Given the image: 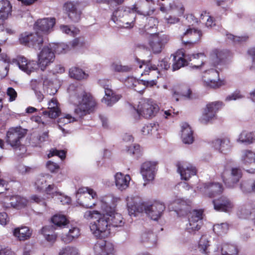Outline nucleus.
<instances>
[{"mask_svg":"<svg viewBox=\"0 0 255 255\" xmlns=\"http://www.w3.org/2000/svg\"><path fill=\"white\" fill-rule=\"evenodd\" d=\"M84 218L88 220H95L91 223L90 230L97 238H104L110 234V217L107 213L101 214L98 211L88 210L85 212Z\"/></svg>","mask_w":255,"mask_h":255,"instance_id":"obj_1","label":"nucleus"},{"mask_svg":"<svg viewBox=\"0 0 255 255\" xmlns=\"http://www.w3.org/2000/svg\"><path fill=\"white\" fill-rule=\"evenodd\" d=\"M70 100L77 106L74 113L79 117L93 112L96 106V102L92 96L81 88L78 89L76 93L71 95Z\"/></svg>","mask_w":255,"mask_h":255,"instance_id":"obj_2","label":"nucleus"},{"mask_svg":"<svg viewBox=\"0 0 255 255\" xmlns=\"http://www.w3.org/2000/svg\"><path fill=\"white\" fill-rule=\"evenodd\" d=\"M120 201V198L114 197L112 195L103 197L100 201L102 210L110 217L111 227H119L123 226L125 222L121 214L116 212L117 203Z\"/></svg>","mask_w":255,"mask_h":255,"instance_id":"obj_3","label":"nucleus"},{"mask_svg":"<svg viewBox=\"0 0 255 255\" xmlns=\"http://www.w3.org/2000/svg\"><path fill=\"white\" fill-rule=\"evenodd\" d=\"M26 134V130L20 127L10 128L7 131L5 141L14 149L22 150L20 154H23L26 150L25 146L21 144L20 140Z\"/></svg>","mask_w":255,"mask_h":255,"instance_id":"obj_4","label":"nucleus"},{"mask_svg":"<svg viewBox=\"0 0 255 255\" xmlns=\"http://www.w3.org/2000/svg\"><path fill=\"white\" fill-rule=\"evenodd\" d=\"M158 106L153 101L148 99H141L136 108L139 115L145 118L154 117L159 111Z\"/></svg>","mask_w":255,"mask_h":255,"instance_id":"obj_5","label":"nucleus"},{"mask_svg":"<svg viewBox=\"0 0 255 255\" xmlns=\"http://www.w3.org/2000/svg\"><path fill=\"white\" fill-rule=\"evenodd\" d=\"M169 40V36L159 33L148 36V44L150 49L154 53L161 52Z\"/></svg>","mask_w":255,"mask_h":255,"instance_id":"obj_6","label":"nucleus"},{"mask_svg":"<svg viewBox=\"0 0 255 255\" xmlns=\"http://www.w3.org/2000/svg\"><path fill=\"white\" fill-rule=\"evenodd\" d=\"M37 59L39 67L41 70L44 71L55 59V54L52 47L49 46L43 47L38 54Z\"/></svg>","mask_w":255,"mask_h":255,"instance_id":"obj_7","label":"nucleus"},{"mask_svg":"<svg viewBox=\"0 0 255 255\" xmlns=\"http://www.w3.org/2000/svg\"><path fill=\"white\" fill-rule=\"evenodd\" d=\"M99 83L105 89V96L102 102L108 106H112L118 102L121 96L116 94L111 88V85L108 80L103 79L99 81Z\"/></svg>","mask_w":255,"mask_h":255,"instance_id":"obj_8","label":"nucleus"},{"mask_svg":"<svg viewBox=\"0 0 255 255\" xmlns=\"http://www.w3.org/2000/svg\"><path fill=\"white\" fill-rule=\"evenodd\" d=\"M223 104L222 102L216 101L207 105L204 109L202 116L200 119L202 124H206L213 120L216 116V113L222 108Z\"/></svg>","mask_w":255,"mask_h":255,"instance_id":"obj_9","label":"nucleus"},{"mask_svg":"<svg viewBox=\"0 0 255 255\" xmlns=\"http://www.w3.org/2000/svg\"><path fill=\"white\" fill-rule=\"evenodd\" d=\"M242 176V171L238 168H232L230 170H226L222 174L223 181L229 187H233L239 181Z\"/></svg>","mask_w":255,"mask_h":255,"instance_id":"obj_10","label":"nucleus"},{"mask_svg":"<svg viewBox=\"0 0 255 255\" xmlns=\"http://www.w3.org/2000/svg\"><path fill=\"white\" fill-rule=\"evenodd\" d=\"M95 255H116L114 245L104 240L98 241L94 245Z\"/></svg>","mask_w":255,"mask_h":255,"instance_id":"obj_11","label":"nucleus"},{"mask_svg":"<svg viewBox=\"0 0 255 255\" xmlns=\"http://www.w3.org/2000/svg\"><path fill=\"white\" fill-rule=\"evenodd\" d=\"M146 214L153 220H158L162 215L165 209L164 204L155 201L152 204L145 207Z\"/></svg>","mask_w":255,"mask_h":255,"instance_id":"obj_12","label":"nucleus"},{"mask_svg":"<svg viewBox=\"0 0 255 255\" xmlns=\"http://www.w3.org/2000/svg\"><path fill=\"white\" fill-rule=\"evenodd\" d=\"M202 211L194 210L190 213L189 216V223L187 224L186 229L189 233L198 231L202 225Z\"/></svg>","mask_w":255,"mask_h":255,"instance_id":"obj_13","label":"nucleus"},{"mask_svg":"<svg viewBox=\"0 0 255 255\" xmlns=\"http://www.w3.org/2000/svg\"><path fill=\"white\" fill-rule=\"evenodd\" d=\"M156 170V163L155 162L146 161L141 165L140 173L145 182L144 185L154 179Z\"/></svg>","mask_w":255,"mask_h":255,"instance_id":"obj_14","label":"nucleus"},{"mask_svg":"<svg viewBox=\"0 0 255 255\" xmlns=\"http://www.w3.org/2000/svg\"><path fill=\"white\" fill-rule=\"evenodd\" d=\"M56 20L54 18H44L38 19L34 24V29L41 32L43 34H48L53 31V28L55 24Z\"/></svg>","mask_w":255,"mask_h":255,"instance_id":"obj_15","label":"nucleus"},{"mask_svg":"<svg viewBox=\"0 0 255 255\" xmlns=\"http://www.w3.org/2000/svg\"><path fill=\"white\" fill-rule=\"evenodd\" d=\"M11 63H15L21 70L28 75L34 72L36 66L34 61L28 60L21 55H18L15 58L12 59Z\"/></svg>","mask_w":255,"mask_h":255,"instance_id":"obj_16","label":"nucleus"},{"mask_svg":"<svg viewBox=\"0 0 255 255\" xmlns=\"http://www.w3.org/2000/svg\"><path fill=\"white\" fill-rule=\"evenodd\" d=\"M11 63H15L21 70L28 75L34 72L36 66L34 61L28 60L21 55H18L15 58L12 59Z\"/></svg>","mask_w":255,"mask_h":255,"instance_id":"obj_17","label":"nucleus"},{"mask_svg":"<svg viewBox=\"0 0 255 255\" xmlns=\"http://www.w3.org/2000/svg\"><path fill=\"white\" fill-rule=\"evenodd\" d=\"M202 35L201 30L190 27L183 33L182 41L185 45L193 46L200 41Z\"/></svg>","mask_w":255,"mask_h":255,"instance_id":"obj_18","label":"nucleus"},{"mask_svg":"<svg viewBox=\"0 0 255 255\" xmlns=\"http://www.w3.org/2000/svg\"><path fill=\"white\" fill-rule=\"evenodd\" d=\"M203 80L207 86L216 88L222 85V82L219 79L218 72L213 69L206 71L203 76Z\"/></svg>","mask_w":255,"mask_h":255,"instance_id":"obj_19","label":"nucleus"},{"mask_svg":"<svg viewBox=\"0 0 255 255\" xmlns=\"http://www.w3.org/2000/svg\"><path fill=\"white\" fill-rule=\"evenodd\" d=\"M177 170L180 173L181 179L188 180L191 176L196 173V169L191 164L185 162H179L177 164Z\"/></svg>","mask_w":255,"mask_h":255,"instance_id":"obj_20","label":"nucleus"},{"mask_svg":"<svg viewBox=\"0 0 255 255\" xmlns=\"http://www.w3.org/2000/svg\"><path fill=\"white\" fill-rule=\"evenodd\" d=\"M172 97L176 102L182 98L191 99L192 98L191 89L186 85H177L171 90Z\"/></svg>","mask_w":255,"mask_h":255,"instance_id":"obj_21","label":"nucleus"},{"mask_svg":"<svg viewBox=\"0 0 255 255\" xmlns=\"http://www.w3.org/2000/svg\"><path fill=\"white\" fill-rule=\"evenodd\" d=\"M146 20V23L143 27L139 28V32L142 35L150 36L156 34L157 26L158 23L157 19L153 17H143Z\"/></svg>","mask_w":255,"mask_h":255,"instance_id":"obj_22","label":"nucleus"},{"mask_svg":"<svg viewBox=\"0 0 255 255\" xmlns=\"http://www.w3.org/2000/svg\"><path fill=\"white\" fill-rule=\"evenodd\" d=\"M214 209L218 211L225 212H231L234 208V205L226 197H221L217 200H213Z\"/></svg>","mask_w":255,"mask_h":255,"instance_id":"obj_23","label":"nucleus"},{"mask_svg":"<svg viewBox=\"0 0 255 255\" xmlns=\"http://www.w3.org/2000/svg\"><path fill=\"white\" fill-rule=\"evenodd\" d=\"M173 59L174 62L172 65L173 71L177 70L180 68L188 64L189 60H188V57L185 54L183 49L178 50L173 55Z\"/></svg>","mask_w":255,"mask_h":255,"instance_id":"obj_24","label":"nucleus"},{"mask_svg":"<svg viewBox=\"0 0 255 255\" xmlns=\"http://www.w3.org/2000/svg\"><path fill=\"white\" fill-rule=\"evenodd\" d=\"M201 189L210 197H214L220 194L223 191L222 186L219 183H206L204 185V188H201Z\"/></svg>","mask_w":255,"mask_h":255,"instance_id":"obj_25","label":"nucleus"},{"mask_svg":"<svg viewBox=\"0 0 255 255\" xmlns=\"http://www.w3.org/2000/svg\"><path fill=\"white\" fill-rule=\"evenodd\" d=\"M48 111L43 112V115H47L51 119H55L59 116L61 110L59 104L55 98H52L48 103Z\"/></svg>","mask_w":255,"mask_h":255,"instance_id":"obj_26","label":"nucleus"},{"mask_svg":"<svg viewBox=\"0 0 255 255\" xmlns=\"http://www.w3.org/2000/svg\"><path fill=\"white\" fill-rule=\"evenodd\" d=\"M115 180L117 187L122 191L128 187L130 177L128 175H124L121 172H118L115 175Z\"/></svg>","mask_w":255,"mask_h":255,"instance_id":"obj_27","label":"nucleus"},{"mask_svg":"<svg viewBox=\"0 0 255 255\" xmlns=\"http://www.w3.org/2000/svg\"><path fill=\"white\" fill-rule=\"evenodd\" d=\"M206 59V56L203 53L188 56V60L191 62L190 66L192 68H201L205 63Z\"/></svg>","mask_w":255,"mask_h":255,"instance_id":"obj_28","label":"nucleus"},{"mask_svg":"<svg viewBox=\"0 0 255 255\" xmlns=\"http://www.w3.org/2000/svg\"><path fill=\"white\" fill-rule=\"evenodd\" d=\"M181 138L183 142L185 144H191L194 140L193 131L187 123H184L182 126Z\"/></svg>","mask_w":255,"mask_h":255,"instance_id":"obj_29","label":"nucleus"},{"mask_svg":"<svg viewBox=\"0 0 255 255\" xmlns=\"http://www.w3.org/2000/svg\"><path fill=\"white\" fill-rule=\"evenodd\" d=\"M13 234L19 241H25L31 237V231L28 227L24 226L15 229L13 231Z\"/></svg>","mask_w":255,"mask_h":255,"instance_id":"obj_30","label":"nucleus"},{"mask_svg":"<svg viewBox=\"0 0 255 255\" xmlns=\"http://www.w3.org/2000/svg\"><path fill=\"white\" fill-rule=\"evenodd\" d=\"M80 235V230L76 227H72L69 230L68 233L61 236V240L66 244L72 242Z\"/></svg>","mask_w":255,"mask_h":255,"instance_id":"obj_31","label":"nucleus"},{"mask_svg":"<svg viewBox=\"0 0 255 255\" xmlns=\"http://www.w3.org/2000/svg\"><path fill=\"white\" fill-rule=\"evenodd\" d=\"M11 6L9 1L2 0L0 1V20H4L10 14Z\"/></svg>","mask_w":255,"mask_h":255,"instance_id":"obj_32","label":"nucleus"},{"mask_svg":"<svg viewBox=\"0 0 255 255\" xmlns=\"http://www.w3.org/2000/svg\"><path fill=\"white\" fill-rule=\"evenodd\" d=\"M133 200L132 198L128 197L127 199V206L129 215L130 216L133 215L135 216L136 213H140L142 211V207L135 202Z\"/></svg>","mask_w":255,"mask_h":255,"instance_id":"obj_33","label":"nucleus"},{"mask_svg":"<svg viewBox=\"0 0 255 255\" xmlns=\"http://www.w3.org/2000/svg\"><path fill=\"white\" fill-rule=\"evenodd\" d=\"M213 144L216 149L223 153H225L230 148V140L228 138L216 139Z\"/></svg>","mask_w":255,"mask_h":255,"instance_id":"obj_34","label":"nucleus"},{"mask_svg":"<svg viewBox=\"0 0 255 255\" xmlns=\"http://www.w3.org/2000/svg\"><path fill=\"white\" fill-rule=\"evenodd\" d=\"M10 200L11 206L18 209L25 207L28 204V200L26 198L19 196L11 197Z\"/></svg>","mask_w":255,"mask_h":255,"instance_id":"obj_35","label":"nucleus"},{"mask_svg":"<svg viewBox=\"0 0 255 255\" xmlns=\"http://www.w3.org/2000/svg\"><path fill=\"white\" fill-rule=\"evenodd\" d=\"M241 161L243 164L245 165H249L252 163H255V153L251 150H245L243 151ZM252 173H255V168L254 169Z\"/></svg>","mask_w":255,"mask_h":255,"instance_id":"obj_36","label":"nucleus"},{"mask_svg":"<svg viewBox=\"0 0 255 255\" xmlns=\"http://www.w3.org/2000/svg\"><path fill=\"white\" fill-rule=\"evenodd\" d=\"M238 141L242 143H251L255 141V132L243 131L239 135Z\"/></svg>","mask_w":255,"mask_h":255,"instance_id":"obj_37","label":"nucleus"},{"mask_svg":"<svg viewBox=\"0 0 255 255\" xmlns=\"http://www.w3.org/2000/svg\"><path fill=\"white\" fill-rule=\"evenodd\" d=\"M30 38V46L35 49L39 48L43 43V36L37 31L34 33H31Z\"/></svg>","mask_w":255,"mask_h":255,"instance_id":"obj_38","label":"nucleus"},{"mask_svg":"<svg viewBox=\"0 0 255 255\" xmlns=\"http://www.w3.org/2000/svg\"><path fill=\"white\" fill-rule=\"evenodd\" d=\"M225 53L222 50L214 49L210 54L212 64L215 66L218 65L225 57Z\"/></svg>","mask_w":255,"mask_h":255,"instance_id":"obj_39","label":"nucleus"},{"mask_svg":"<svg viewBox=\"0 0 255 255\" xmlns=\"http://www.w3.org/2000/svg\"><path fill=\"white\" fill-rule=\"evenodd\" d=\"M221 253L222 255H237L238 250L236 246L226 243L222 247Z\"/></svg>","mask_w":255,"mask_h":255,"instance_id":"obj_40","label":"nucleus"},{"mask_svg":"<svg viewBox=\"0 0 255 255\" xmlns=\"http://www.w3.org/2000/svg\"><path fill=\"white\" fill-rule=\"evenodd\" d=\"M169 10H170V11H175V14L179 16L182 15L184 12L183 4L175 1H172L169 3Z\"/></svg>","mask_w":255,"mask_h":255,"instance_id":"obj_41","label":"nucleus"},{"mask_svg":"<svg viewBox=\"0 0 255 255\" xmlns=\"http://www.w3.org/2000/svg\"><path fill=\"white\" fill-rule=\"evenodd\" d=\"M69 76L77 80H81L86 77L85 72L82 69L77 67H72L70 69Z\"/></svg>","mask_w":255,"mask_h":255,"instance_id":"obj_42","label":"nucleus"},{"mask_svg":"<svg viewBox=\"0 0 255 255\" xmlns=\"http://www.w3.org/2000/svg\"><path fill=\"white\" fill-rule=\"evenodd\" d=\"M63 8L64 11L67 14H69L71 12L80 9L79 7L78 2L74 1H68L66 2L64 4Z\"/></svg>","mask_w":255,"mask_h":255,"instance_id":"obj_43","label":"nucleus"},{"mask_svg":"<svg viewBox=\"0 0 255 255\" xmlns=\"http://www.w3.org/2000/svg\"><path fill=\"white\" fill-rule=\"evenodd\" d=\"M52 222L57 227H62L66 225L68 222L66 217L63 215L56 214L51 218Z\"/></svg>","mask_w":255,"mask_h":255,"instance_id":"obj_44","label":"nucleus"},{"mask_svg":"<svg viewBox=\"0 0 255 255\" xmlns=\"http://www.w3.org/2000/svg\"><path fill=\"white\" fill-rule=\"evenodd\" d=\"M88 193V195L91 196L92 199H94L97 197L96 193L92 189L88 188V187H81L80 188L76 193V197L80 198L84 196V194Z\"/></svg>","mask_w":255,"mask_h":255,"instance_id":"obj_45","label":"nucleus"},{"mask_svg":"<svg viewBox=\"0 0 255 255\" xmlns=\"http://www.w3.org/2000/svg\"><path fill=\"white\" fill-rule=\"evenodd\" d=\"M51 176L49 175L44 176L40 175L37 177L35 181V186L37 189L42 190L46 186V182L48 179H50Z\"/></svg>","mask_w":255,"mask_h":255,"instance_id":"obj_46","label":"nucleus"},{"mask_svg":"<svg viewBox=\"0 0 255 255\" xmlns=\"http://www.w3.org/2000/svg\"><path fill=\"white\" fill-rule=\"evenodd\" d=\"M75 121V119L74 117H72L71 115L67 114L66 115L61 118H60L58 120V127L60 129H61L63 132L64 131V128H62V126L65 125L70 123L71 122H74Z\"/></svg>","mask_w":255,"mask_h":255,"instance_id":"obj_47","label":"nucleus"},{"mask_svg":"<svg viewBox=\"0 0 255 255\" xmlns=\"http://www.w3.org/2000/svg\"><path fill=\"white\" fill-rule=\"evenodd\" d=\"M52 48L57 54L65 53L70 49L69 45L64 43L54 44Z\"/></svg>","mask_w":255,"mask_h":255,"instance_id":"obj_48","label":"nucleus"},{"mask_svg":"<svg viewBox=\"0 0 255 255\" xmlns=\"http://www.w3.org/2000/svg\"><path fill=\"white\" fill-rule=\"evenodd\" d=\"M156 236L150 231L144 232L141 235V241L143 242L150 243L155 244L156 243Z\"/></svg>","mask_w":255,"mask_h":255,"instance_id":"obj_49","label":"nucleus"},{"mask_svg":"<svg viewBox=\"0 0 255 255\" xmlns=\"http://www.w3.org/2000/svg\"><path fill=\"white\" fill-rule=\"evenodd\" d=\"M229 227V224L226 223L216 224L213 226V231L217 235H222L227 232Z\"/></svg>","mask_w":255,"mask_h":255,"instance_id":"obj_50","label":"nucleus"},{"mask_svg":"<svg viewBox=\"0 0 255 255\" xmlns=\"http://www.w3.org/2000/svg\"><path fill=\"white\" fill-rule=\"evenodd\" d=\"M78 249L73 247L67 246L60 250L59 255H78Z\"/></svg>","mask_w":255,"mask_h":255,"instance_id":"obj_51","label":"nucleus"},{"mask_svg":"<svg viewBox=\"0 0 255 255\" xmlns=\"http://www.w3.org/2000/svg\"><path fill=\"white\" fill-rule=\"evenodd\" d=\"M112 70L118 72H128L131 70V68L128 66H123L120 63L114 62L111 65Z\"/></svg>","mask_w":255,"mask_h":255,"instance_id":"obj_52","label":"nucleus"},{"mask_svg":"<svg viewBox=\"0 0 255 255\" xmlns=\"http://www.w3.org/2000/svg\"><path fill=\"white\" fill-rule=\"evenodd\" d=\"M50 229H52V226H45L42 229L41 231L45 239L48 242H52L55 241L57 236L54 233L48 234L47 230Z\"/></svg>","mask_w":255,"mask_h":255,"instance_id":"obj_53","label":"nucleus"},{"mask_svg":"<svg viewBox=\"0 0 255 255\" xmlns=\"http://www.w3.org/2000/svg\"><path fill=\"white\" fill-rule=\"evenodd\" d=\"M86 43L85 41V40L82 37H78L74 39L73 41H72L70 44V48H79L83 47L85 46Z\"/></svg>","mask_w":255,"mask_h":255,"instance_id":"obj_54","label":"nucleus"},{"mask_svg":"<svg viewBox=\"0 0 255 255\" xmlns=\"http://www.w3.org/2000/svg\"><path fill=\"white\" fill-rule=\"evenodd\" d=\"M81 14L82 11L79 9L74 12H71L69 14H67V15L71 22L76 23L80 20Z\"/></svg>","mask_w":255,"mask_h":255,"instance_id":"obj_55","label":"nucleus"},{"mask_svg":"<svg viewBox=\"0 0 255 255\" xmlns=\"http://www.w3.org/2000/svg\"><path fill=\"white\" fill-rule=\"evenodd\" d=\"M78 200L81 205L87 208H92L96 205L95 203H90L89 201L91 200V199L89 197H87L86 196L78 198Z\"/></svg>","mask_w":255,"mask_h":255,"instance_id":"obj_56","label":"nucleus"},{"mask_svg":"<svg viewBox=\"0 0 255 255\" xmlns=\"http://www.w3.org/2000/svg\"><path fill=\"white\" fill-rule=\"evenodd\" d=\"M201 19L203 21H206V26L208 27H212L215 25L213 18L209 16L206 12H204L201 14Z\"/></svg>","mask_w":255,"mask_h":255,"instance_id":"obj_57","label":"nucleus"},{"mask_svg":"<svg viewBox=\"0 0 255 255\" xmlns=\"http://www.w3.org/2000/svg\"><path fill=\"white\" fill-rule=\"evenodd\" d=\"M30 37L31 33L25 32L20 35L19 40L21 44L30 47Z\"/></svg>","mask_w":255,"mask_h":255,"instance_id":"obj_58","label":"nucleus"},{"mask_svg":"<svg viewBox=\"0 0 255 255\" xmlns=\"http://www.w3.org/2000/svg\"><path fill=\"white\" fill-rule=\"evenodd\" d=\"M143 67H144V72L141 74V75L148 74L150 71H155L157 69L156 65H152L150 61H148L146 64L143 63L139 66L140 68Z\"/></svg>","mask_w":255,"mask_h":255,"instance_id":"obj_59","label":"nucleus"},{"mask_svg":"<svg viewBox=\"0 0 255 255\" xmlns=\"http://www.w3.org/2000/svg\"><path fill=\"white\" fill-rule=\"evenodd\" d=\"M209 246H210L209 245V242L206 237L202 236L199 242V248L200 251L202 253L205 252Z\"/></svg>","mask_w":255,"mask_h":255,"instance_id":"obj_60","label":"nucleus"},{"mask_svg":"<svg viewBox=\"0 0 255 255\" xmlns=\"http://www.w3.org/2000/svg\"><path fill=\"white\" fill-rule=\"evenodd\" d=\"M55 155L59 157L62 160H63L66 156L65 152L63 150H58L56 149H51L48 154V157L50 158Z\"/></svg>","mask_w":255,"mask_h":255,"instance_id":"obj_61","label":"nucleus"},{"mask_svg":"<svg viewBox=\"0 0 255 255\" xmlns=\"http://www.w3.org/2000/svg\"><path fill=\"white\" fill-rule=\"evenodd\" d=\"M57 187L55 185L51 184L45 188V191L47 194L50 195L53 197L55 195H58V192L57 191Z\"/></svg>","mask_w":255,"mask_h":255,"instance_id":"obj_62","label":"nucleus"},{"mask_svg":"<svg viewBox=\"0 0 255 255\" xmlns=\"http://www.w3.org/2000/svg\"><path fill=\"white\" fill-rule=\"evenodd\" d=\"M129 17H131V20L130 21H127V16H125L123 22H125V24H123V26L125 28H130L134 26V21L135 20V16L133 13H130L128 15Z\"/></svg>","mask_w":255,"mask_h":255,"instance_id":"obj_63","label":"nucleus"},{"mask_svg":"<svg viewBox=\"0 0 255 255\" xmlns=\"http://www.w3.org/2000/svg\"><path fill=\"white\" fill-rule=\"evenodd\" d=\"M218 251L219 248L217 245L210 246L208 248L207 250L203 253H205L207 255H216L218 252Z\"/></svg>","mask_w":255,"mask_h":255,"instance_id":"obj_64","label":"nucleus"}]
</instances>
